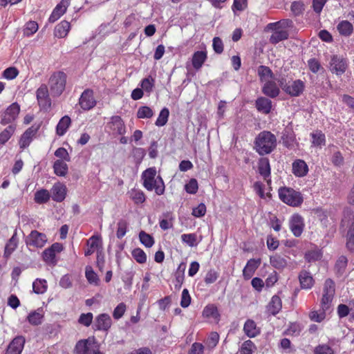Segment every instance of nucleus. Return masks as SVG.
I'll return each mask as SVG.
<instances>
[{"label": "nucleus", "mask_w": 354, "mask_h": 354, "mask_svg": "<svg viewBox=\"0 0 354 354\" xmlns=\"http://www.w3.org/2000/svg\"><path fill=\"white\" fill-rule=\"evenodd\" d=\"M277 145V136L270 131H263L255 138L253 148L259 156H265L273 152Z\"/></svg>", "instance_id": "f257e3e1"}, {"label": "nucleus", "mask_w": 354, "mask_h": 354, "mask_svg": "<svg viewBox=\"0 0 354 354\" xmlns=\"http://www.w3.org/2000/svg\"><path fill=\"white\" fill-rule=\"evenodd\" d=\"M157 174L155 167L147 168L142 175L143 179V186L147 190L154 189L155 192L158 195L165 193V183L161 176H158L156 178Z\"/></svg>", "instance_id": "f03ea898"}, {"label": "nucleus", "mask_w": 354, "mask_h": 354, "mask_svg": "<svg viewBox=\"0 0 354 354\" xmlns=\"http://www.w3.org/2000/svg\"><path fill=\"white\" fill-rule=\"evenodd\" d=\"M278 194L279 200L289 206L300 207L304 203L303 194L292 187H279Z\"/></svg>", "instance_id": "7ed1b4c3"}, {"label": "nucleus", "mask_w": 354, "mask_h": 354, "mask_svg": "<svg viewBox=\"0 0 354 354\" xmlns=\"http://www.w3.org/2000/svg\"><path fill=\"white\" fill-rule=\"evenodd\" d=\"M335 294V283L332 279L328 278L324 282L322 296L320 299V307L324 310H328L332 305Z\"/></svg>", "instance_id": "20e7f679"}, {"label": "nucleus", "mask_w": 354, "mask_h": 354, "mask_svg": "<svg viewBox=\"0 0 354 354\" xmlns=\"http://www.w3.org/2000/svg\"><path fill=\"white\" fill-rule=\"evenodd\" d=\"M66 74L63 71L54 73L49 79L50 93L53 97L60 96L65 90Z\"/></svg>", "instance_id": "39448f33"}, {"label": "nucleus", "mask_w": 354, "mask_h": 354, "mask_svg": "<svg viewBox=\"0 0 354 354\" xmlns=\"http://www.w3.org/2000/svg\"><path fill=\"white\" fill-rule=\"evenodd\" d=\"M75 350L77 354H97L99 353V345L94 337H88L78 341Z\"/></svg>", "instance_id": "423d86ee"}, {"label": "nucleus", "mask_w": 354, "mask_h": 354, "mask_svg": "<svg viewBox=\"0 0 354 354\" xmlns=\"http://www.w3.org/2000/svg\"><path fill=\"white\" fill-rule=\"evenodd\" d=\"M329 68L332 73L341 75L345 73L348 68V62L346 58L339 55H333L330 57Z\"/></svg>", "instance_id": "0eeeda50"}, {"label": "nucleus", "mask_w": 354, "mask_h": 354, "mask_svg": "<svg viewBox=\"0 0 354 354\" xmlns=\"http://www.w3.org/2000/svg\"><path fill=\"white\" fill-rule=\"evenodd\" d=\"M20 113V105L17 102L11 104L2 113L0 123L6 125L15 122Z\"/></svg>", "instance_id": "6e6552de"}, {"label": "nucleus", "mask_w": 354, "mask_h": 354, "mask_svg": "<svg viewBox=\"0 0 354 354\" xmlns=\"http://www.w3.org/2000/svg\"><path fill=\"white\" fill-rule=\"evenodd\" d=\"M63 249V245L60 243H55L52 244L42 252V259L44 261L49 265H55L57 263V259L55 258L56 253L61 252Z\"/></svg>", "instance_id": "1a4fd4ad"}, {"label": "nucleus", "mask_w": 354, "mask_h": 354, "mask_svg": "<svg viewBox=\"0 0 354 354\" xmlns=\"http://www.w3.org/2000/svg\"><path fill=\"white\" fill-rule=\"evenodd\" d=\"M37 100L41 110L47 111L51 106V100L49 97L48 87L41 84L36 91Z\"/></svg>", "instance_id": "9d476101"}, {"label": "nucleus", "mask_w": 354, "mask_h": 354, "mask_svg": "<svg viewBox=\"0 0 354 354\" xmlns=\"http://www.w3.org/2000/svg\"><path fill=\"white\" fill-rule=\"evenodd\" d=\"M305 227L303 216L298 213L293 214L289 219V229L295 237H300Z\"/></svg>", "instance_id": "9b49d317"}, {"label": "nucleus", "mask_w": 354, "mask_h": 354, "mask_svg": "<svg viewBox=\"0 0 354 354\" xmlns=\"http://www.w3.org/2000/svg\"><path fill=\"white\" fill-rule=\"evenodd\" d=\"M27 245H32L36 248H42L47 242L46 235L37 230H32L30 234L26 238Z\"/></svg>", "instance_id": "f8f14e48"}, {"label": "nucleus", "mask_w": 354, "mask_h": 354, "mask_svg": "<svg viewBox=\"0 0 354 354\" xmlns=\"http://www.w3.org/2000/svg\"><path fill=\"white\" fill-rule=\"evenodd\" d=\"M39 128L40 124H33L24 132L19 142L21 149H24L29 146L32 142V137L37 133Z\"/></svg>", "instance_id": "ddd939ff"}, {"label": "nucleus", "mask_w": 354, "mask_h": 354, "mask_svg": "<svg viewBox=\"0 0 354 354\" xmlns=\"http://www.w3.org/2000/svg\"><path fill=\"white\" fill-rule=\"evenodd\" d=\"M79 104L82 109L88 111L93 108L96 104V101L93 97V92L91 89H86L82 93Z\"/></svg>", "instance_id": "4468645a"}, {"label": "nucleus", "mask_w": 354, "mask_h": 354, "mask_svg": "<svg viewBox=\"0 0 354 354\" xmlns=\"http://www.w3.org/2000/svg\"><path fill=\"white\" fill-rule=\"evenodd\" d=\"M25 338L21 335L15 337L8 346L5 354H21L25 344Z\"/></svg>", "instance_id": "2eb2a0df"}, {"label": "nucleus", "mask_w": 354, "mask_h": 354, "mask_svg": "<svg viewBox=\"0 0 354 354\" xmlns=\"http://www.w3.org/2000/svg\"><path fill=\"white\" fill-rule=\"evenodd\" d=\"M305 89V84L301 79L289 82L288 85L286 87L285 93L290 96H299L303 93Z\"/></svg>", "instance_id": "dca6fc26"}, {"label": "nucleus", "mask_w": 354, "mask_h": 354, "mask_svg": "<svg viewBox=\"0 0 354 354\" xmlns=\"http://www.w3.org/2000/svg\"><path fill=\"white\" fill-rule=\"evenodd\" d=\"M258 170L261 176L266 180L268 184L271 183V167L270 160L262 158L259 160Z\"/></svg>", "instance_id": "f3484780"}, {"label": "nucleus", "mask_w": 354, "mask_h": 354, "mask_svg": "<svg viewBox=\"0 0 354 354\" xmlns=\"http://www.w3.org/2000/svg\"><path fill=\"white\" fill-rule=\"evenodd\" d=\"M111 327V319L108 314L102 313L96 317L93 328L95 330L107 331Z\"/></svg>", "instance_id": "a211bd4d"}, {"label": "nucleus", "mask_w": 354, "mask_h": 354, "mask_svg": "<svg viewBox=\"0 0 354 354\" xmlns=\"http://www.w3.org/2000/svg\"><path fill=\"white\" fill-rule=\"evenodd\" d=\"M67 188L65 185L61 183H55L52 189L50 196L54 201L61 203L62 202L66 196Z\"/></svg>", "instance_id": "6ab92c4d"}, {"label": "nucleus", "mask_w": 354, "mask_h": 354, "mask_svg": "<svg viewBox=\"0 0 354 354\" xmlns=\"http://www.w3.org/2000/svg\"><path fill=\"white\" fill-rule=\"evenodd\" d=\"M260 263V259H250L243 270V278L245 279H250L252 278Z\"/></svg>", "instance_id": "aec40b11"}, {"label": "nucleus", "mask_w": 354, "mask_h": 354, "mask_svg": "<svg viewBox=\"0 0 354 354\" xmlns=\"http://www.w3.org/2000/svg\"><path fill=\"white\" fill-rule=\"evenodd\" d=\"M243 330L249 338H254L261 333L259 327L257 326L255 321L252 319L245 320Z\"/></svg>", "instance_id": "412c9836"}, {"label": "nucleus", "mask_w": 354, "mask_h": 354, "mask_svg": "<svg viewBox=\"0 0 354 354\" xmlns=\"http://www.w3.org/2000/svg\"><path fill=\"white\" fill-rule=\"evenodd\" d=\"M207 59L206 50H196L192 57L191 62L193 68L196 71L201 69L203 64Z\"/></svg>", "instance_id": "4be33fe9"}, {"label": "nucleus", "mask_w": 354, "mask_h": 354, "mask_svg": "<svg viewBox=\"0 0 354 354\" xmlns=\"http://www.w3.org/2000/svg\"><path fill=\"white\" fill-rule=\"evenodd\" d=\"M282 308V301L279 295H274L266 306V311L272 315H277Z\"/></svg>", "instance_id": "5701e85b"}, {"label": "nucleus", "mask_w": 354, "mask_h": 354, "mask_svg": "<svg viewBox=\"0 0 354 354\" xmlns=\"http://www.w3.org/2000/svg\"><path fill=\"white\" fill-rule=\"evenodd\" d=\"M262 93L270 98H275L280 94V88L277 82L267 81L262 88Z\"/></svg>", "instance_id": "b1692460"}, {"label": "nucleus", "mask_w": 354, "mask_h": 354, "mask_svg": "<svg viewBox=\"0 0 354 354\" xmlns=\"http://www.w3.org/2000/svg\"><path fill=\"white\" fill-rule=\"evenodd\" d=\"M308 167L304 160L297 159L292 162V172L295 176L302 177L306 176Z\"/></svg>", "instance_id": "393cba45"}, {"label": "nucleus", "mask_w": 354, "mask_h": 354, "mask_svg": "<svg viewBox=\"0 0 354 354\" xmlns=\"http://www.w3.org/2000/svg\"><path fill=\"white\" fill-rule=\"evenodd\" d=\"M299 279L300 281V286L306 290H310L314 286V279L310 272L307 270H302L299 274Z\"/></svg>", "instance_id": "a878e982"}, {"label": "nucleus", "mask_w": 354, "mask_h": 354, "mask_svg": "<svg viewBox=\"0 0 354 354\" xmlns=\"http://www.w3.org/2000/svg\"><path fill=\"white\" fill-rule=\"evenodd\" d=\"M256 108L264 114H269L272 108V103L270 99L260 97L256 99Z\"/></svg>", "instance_id": "bb28decb"}, {"label": "nucleus", "mask_w": 354, "mask_h": 354, "mask_svg": "<svg viewBox=\"0 0 354 354\" xmlns=\"http://www.w3.org/2000/svg\"><path fill=\"white\" fill-rule=\"evenodd\" d=\"M17 245L18 239L17 236V230H15L13 235L6 244L3 257L6 259H8L10 257L11 254L16 250Z\"/></svg>", "instance_id": "cd10ccee"}, {"label": "nucleus", "mask_w": 354, "mask_h": 354, "mask_svg": "<svg viewBox=\"0 0 354 354\" xmlns=\"http://www.w3.org/2000/svg\"><path fill=\"white\" fill-rule=\"evenodd\" d=\"M202 315L205 318H213L217 321H219L221 317L218 307L214 304H208L205 306L202 311Z\"/></svg>", "instance_id": "c85d7f7f"}, {"label": "nucleus", "mask_w": 354, "mask_h": 354, "mask_svg": "<svg viewBox=\"0 0 354 354\" xmlns=\"http://www.w3.org/2000/svg\"><path fill=\"white\" fill-rule=\"evenodd\" d=\"M100 243L101 239L98 236H92L88 240H87L88 248L85 250L84 255L86 257L90 256L95 250H97V252H100L99 247L100 246Z\"/></svg>", "instance_id": "c756f323"}, {"label": "nucleus", "mask_w": 354, "mask_h": 354, "mask_svg": "<svg viewBox=\"0 0 354 354\" xmlns=\"http://www.w3.org/2000/svg\"><path fill=\"white\" fill-rule=\"evenodd\" d=\"M71 124V119L68 115L63 116L56 127V133L59 136H64Z\"/></svg>", "instance_id": "7c9ffc66"}, {"label": "nucleus", "mask_w": 354, "mask_h": 354, "mask_svg": "<svg viewBox=\"0 0 354 354\" xmlns=\"http://www.w3.org/2000/svg\"><path fill=\"white\" fill-rule=\"evenodd\" d=\"M70 23L66 20L62 21L54 29V35L58 38L65 37L70 30Z\"/></svg>", "instance_id": "2f4dec72"}, {"label": "nucleus", "mask_w": 354, "mask_h": 354, "mask_svg": "<svg viewBox=\"0 0 354 354\" xmlns=\"http://www.w3.org/2000/svg\"><path fill=\"white\" fill-rule=\"evenodd\" d=\"M112 127L113 134H125L126 127L120 116H112Z\"/></svg>", "instance_id": "473e14b6"}, {"label": "nucleus", "mask_w": 354, "mask_h": 354, "mask_svg": "<svg viewBox=\"0 0 354 354\" xmlns=\"http://www.w3.org/2000/svg\"><path fill=\"white\" fill-rule=\"evenodd\" d=\"M346 239V249L351 252H354V221L348 226Z\"/></svg>", "instance_id": "72a5a7b5"}, {"label": "nucleus", "mask_w": 354, "mask_h": 354, "mask_svg": "<svg viewBox=\"0 0 354 354\" xmlns=\"http://www.w3.org/2000/svg\"><path fill=\"white\" fill-rule=\"evenodd\" d=\"M257 73L261 82L270 81L269 79H272L274 77L273 72L269 66L261 65L258 67Z\"/></svg>", "instance_id": "f704fd0d"}, {"label": "nucleus", "mask_w": 354, "mask_h": 354, "mask_svg": "<svg viewBox=\"0 0 354 354\" xmlns=\"http://www.w3.org/2000/svg\"><path fill=\"white\" fill-rule=\"evenodd\" d=\"M337 30L340 35L349 37L353 33V26L348 20H343L337 24Z\"/></svg>", "instance_id": "c9c22d12"}, {"label": "nucleus", "mask_w": 354, "mask_h": 354, "mask_svg": "<svg viewBox=\"0 0 354 354\" xmlns=\"http://www.w3.org/2000/svg\"><path fill=\"white\" fill-rule=\"evenodd\" d=\"M54 173L58 176H65L68 171L67 164L62 160H57L53 164Z\"/></svg>", "instance_id": "e433bc0d"}, {"label": "nucleus", "mask_w": 354, "mask_h": 354, "mask_svg": "<svg viewBox=\"0 0 354 354\" xmlns=\"http://www.w3.org/2000/svg\"><path fill=\"white\" fill-rule=\"evenodd\" d=\"M185 269V266L184 264H180L178 266V268L175 273L174 288L177 290L180 289V288L184 282Z\"/></svg>", "instance_id": "4c0bfd02"}, {"label": "nucleus", "mask_w": 354, "mask_h": 354, "mask_svg": "<svg viewBox=\"0 0 354 354\" xmlns=\"http://www.w3.org/2000/svg\"><path fill=\"white\" fill-rule=\"evenodd\" d=\"M288 32L286 30H275L270 37V42L272 44L276 45L277 43H279L281 41L286 40L288 37Z\"/></svg>", "instance_id": "58836bf2"}, {"label": "nucleus", "mask_w": 354, "mask_h": 354, "mask_svg": "<svg viewBox=\"0 0 354 354\" xmlns=\"http://www.w3.org/2000/svg\"><path fill=\"white\" fill-rule=\"evenodd\" d=\"M270 265L277 270H282L287 266V261L285 257L279 254H274L270 257Z\"/></svg>", "instance_id": "ea45409f"}, {"label": "nucleus", "mask_w": 354, "mask_h": 354, "mask_svg": "<svg viewBox=\"0 0 354 354\" xmlns=\"http://www.w3.org/2000/svg\"><path fill=\"white\" fill-rule=\"evenodd\" d=\"M129 198L135 204H142L146 200L145 192L140 189H131L129 192Z\"/></svg>", "instance_id": "a19ab883"}, {"label": "nucleus", "mask_w": 354, "mask_h": 354, "mask_svg": "<svg viewBox=\"0 0 354 354\" xmlns=\"http://www.w3.org/2000/svg\"><path fill=\"white\" fill-rule=\"evenodd\" d=\"M50 198V194L47 189H41L35 194L34 200L37 204L46 203Z\"/></svg>", "instance_id": "79ce46f5"}, {"label": "nucleus", "mask_w": 354, "mask_h": 354, "mask_svg": "<svg viewBox=\"0 0 354 354\" xmlns=\"http://www.w3.org/2000/svg\"><path fill=\"white\" fill-rule=\"evenodd\" d=\"M16 129V126L10 124L3 131L0 133V145H5L11 136L14 134Z\"/></svg>", "instance_id": "37998d69"}, {"label": "nucleus", "mask_w": 354, "mask_h": 354, "mask_svg": "<svg viewBox=\"0 0 354 354\" xmlns=\"http://www.w3.org/2000/svg\"><path fill=\"white\" fill-rule=\"evenodd\" d=\"M312 143L315 147H321L326 143V136L322 131H316L310 133Z\"/></svg>", "instance_id": "c03bdc74"}, {"label": "nucleus", "mask_w": 354, "mask_h": 354, "mask_svg": "<svg viewBox=\"0 0 354 354\" xmlns=\"http://www.w3.org/2000/svg\"><path fill=\"white\" fill-rule=\"evenodd\" d=\"M32 289L36 294H43L47 290V281L45 279H37L32 283Z\"/></svg>", "instance_id": "a18cd8bd"}, {"label": "nucleus", "mask_w": 354, "mask_h": 354, "mask_svg": "<svg viewBox=\"0 0 354 354\" xmlns=\"http://www.w3.org/2000/svg\"><path fill=\"white\" fill-rule=\"evenodd\" d=\"M326 311L327 310L322 309V308L319 311L315 310H310L309 313V318L314 322L321 323L326 319Z\"/></svg>", "instance_id": "49530a36"}, {"label": "nucleus", "mask_w": 354, "mask_h": 354, "mask_svg": "<svg viewBox=\"0 0 354 354\" xmlns=\"http://www.w3.org/2000/svg\"><path fill=\"white\" fill-rule=\"evenodd\" d=\"M153 115L152 109L147 106H142L137 111V117L140 119L151 118Z\"/></svg>", "instance_id": "de8ad7c7"}, {"label": "nucleus", "mask_w": 354, "mask_h": 354, "mask_svg": "<svg viewBox=\"0 0 354 354\" xmlns=\"http://www.w3.org/2000/svg\"><path fill=\"white\" fill-rule=\"evenodd\" d=\"M155 84V79L151 76H149L146 78L142 80L140 82V86L142 89L147 91L148 93H150L153 89Z\"/></svg>", "instance_id": "09e8293b"}, {"label": "nucleus", "mask_w": 354, "mask_h": 354, "mask_svg": "<svg viewBox=\"0 0 354 354\" xmlns=\"http://www.w3.org/2000/svg\"><path fill=\"white\" fill-rule=\"evenodd\" d=\"M169 115V111L168 108L164 107L160 112L158 118L156 120L155 124L158 127H163L168 121V117Z\"/></svg>", "instance_id": "8fccbe9b"}, {"label": "nucleus", "mask_w": 354, "mask_h": 354, "mask_svg": "<svg viewBox=\"0 0 354 354\" xmlns=\"http://www.w3.org/2000/svg\"><path fill=\"white\" fill-rule=\"evenodd\" d=\"M140 241L145 246L151 247L154 245V239L153 237L151 236V234L146 233L144 230H141L139 234Z\"/></svg>", "instance_id": "3c124183"}, {"label": "nucleus", "mask_w": 354, "mask_h": 354, "mask_svg": "<svg viewBox=\"0 0 354 354\" xmlns=\"http://www.w3.org/2000/svg\"><path fill=\"white\" fill-rule=\"evenodd\" d=\"M132 257L135 261L140 263H144L147 261V257L143 250L136 248L132 250Z\"/></svg>", "instance_id": "603ef678"}, {"label": "nucleus", "mask_w": 354, "mask_h": 354, "mask_svg": "<svg viewBox=\"0 0 354 354\" xmlns=\"http://www.w3.org/2000/svg\"><path fill=\"white\" fill-rule=\"evenodd\" d=\"M43 315L40 313L33 311L31 312L27 317L28 322L33 326H38L42 323Z\"/></svg>", "instance_id": "864d4df0"}, {"label": "nucleus", "mask_w": 354, "mask_h": 354, "mask_svg": "<svg viewBox=\"0 0 354 354\" xmlns=\"http://www.w3.org/2000/svg\"><path fill=\"white\" fill-rule=\"evenodd\" d=\"M256 349L255 344L250 339L245 340L240 348L241 354H252Z\"/></svg>", "instance_id": "5fc2aeb1"}, {"label": "nucleus", "mask_w": 354, "mask_h": 354, "mask_svg": "<svg viewBox=\"0 0 354 354\" xmlns=\"http://www.w3.org/2000/svg\"><path fill=\"white\" fill-rule=\"evenodd\" d=\"M181 241L189 246H196L197 245V236L195 233L183 234L181 236Z\"/></svg>", "instance_id": "6e6d98bb"}, {"label": "nucleus", "mask_w": 354, "mask_h": 354, "mask_svg": "<svg viewBox=\"0 0 354 354\" xmlns=\"http://www.w3.org/2000/svg\"><path fill=\"white\" fill-rule=\"evenodd\" d=\"M38 30V24L34 21H29L26 23L24 30V35L30 37L35 33Z\"/></svg>", "instance_id": "4d7b16f0"}, {"label": "nucleus", "mask_w": 354, "mask_h": 354, "mask_svg": "<svg viewBox=\"0 0 354 354\" xmlns=\"http://www.w3.org/2000/svg\"><path fill=\"white\" fill-rule=\"evenodd\" d=\"M290 10L294 16H300L304 10V4L301 1H294L290 6Z\"/></svg>", "instance_id": "13d9d810"}, {"label": "nucleus", "mask_w": 354, "mask_h": 354, "mask_svg": "<svg viewBox=\"0 0 354 354\" xmlns=\"http://www.w3.org/2000/svg\"><path fill=\"white\" fill-rule=\"evenodd\" d=\"M127 304L124 302H121L117 305L113 311V317L114 319H119L123 316L125 311L127 310Z\"/></svg>", "instance_id": "bf43d9fd"}, {"label": "nucleus", "mask_w": 354, "mask_h": 354, "mask_svg": "<svg viewBox=\"0 0 354 354\" xmlns=\"http://www.w3.org/2000/svg\"><path fill=\"white\" fill-rule=\"evenodd\" d=\"M85 274L88 281L90 283L97 284L99 279L97 274L93 271L91 266H87L86 267Z\"/></svg>", "instance_id": "052dcab7"}, {"label": "nucleus", "mask_w": 354, "mask_h": 354, "mask_svg": "<svg viewBox=\"0 0 354 354\" xmlns=\"http://www.w3.org/2000/svg\"><path fill=\"white\" fill-rule=\"evenodd\" d=\"M127 222L125 220H121L118 223V228L116 230V236L119 239L124 237L127 231Z\"/></svg>", "instance_id": "680f3d73"}, {"label": "nucleus", "mask_w": 354, "mask_h": 354, "mask_svg": "<svg viewBox=\"0 0 354 354\" xmlns=\"http://www.w3.org/2000/svg\"><path fill=\"white\" fill-rule=\"evenodd\" d=\"M212 48L215 53L221 54L224 50L223 42L219 37H214L212 41Z\"/></svg>", "instance_id": "e2e57ef3"}, {"label": "nucleus", "mask_w": 354, "mask_h": 354, "mask_svg": "<svg viewBox=\"0 0 354 354\" xmlns=\"http://www.w3.org/2000/svg\"><path fill=\"white\" fill-rule=\"evenodd\" d=\"M185 189L189 194H196L198 190V183L197 180L192 178L188 183L185 185Z\"/></svg>", "instance_id": "0e129e2a"}, {"label": "nucleus", "mask_w": 354, "mask_h": 354, "mask_svg": "<svg viewBox=\"0 0 354 354\" xmlns=\"http://www.w3.org/2000/svg\"><path fill=\"white\" fill-rule=\"evenodd\" d=\"M219 277V273L215 270H209L205 276V283L207 284L212 283Z\"/></svg>", "instance_id": "69168bd1"}, {"label": "nucleus", "mask_w": 354, "mask_h": 354, "mask_svg": "<svg viewBox=\"0 0 354 354\" xmlns=\"http://www.w3.org/2000/svg\"><path fill=\"white\" fill-rule=\"evenodd\" d=\"M219 342V335L218 332L212 331L210 333L207 340V344L209 348H214Z\"/></svg>", "instance_id": "338daca9"}, {"label": "nucleus", "mask_w": 354, "mask_h": 354, "mask_svg": "<svg viewBox=\"0 0 354 354\" xmlns=\"http://www.w3.org/2000/svg\"><path fill=\"white\" fill-rule=\"evenodd\" d=\"M314 354H334V351L328 344H319L315 348Z\"/></svg>", "instance_id": "774afa93"}]
</instances>
